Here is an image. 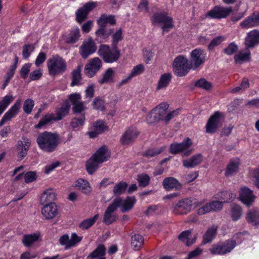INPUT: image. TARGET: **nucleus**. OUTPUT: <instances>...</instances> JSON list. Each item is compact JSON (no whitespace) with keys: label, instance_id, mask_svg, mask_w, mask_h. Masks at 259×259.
I'll list each match as a JSON object with an SVG mask.
<instances>
[{"label":"nucleus","instance_id":"obj_1","mask_svg":"<svg viewBox=\"0 0 259 259\" xmlns=\"http://www.w3.org/2000/svg\"><path fill=\"white\" fill-rule=\"evenodd\" d=\"M36 142L42 151L51 153L55 151L59 145L60 136L57 133L45 131L38 135Z\"/></svg>","mask_w":259,"mask_h":259},{"label":"nucleus","instance_id":"obj_2","mask_svg":"<svg viewBox=\"0 0 259 259\" xmlns=\"http://www.w3.org/2000/svg\"><path fill=\"white\" fill-rule=\"evenodd\" d=\"M49 74L56 75L64 72L67 68L66 63L58 55H53L47 62Z\"/></svg>","mask_w":259,"mask_h":259},{"label":"nucleus","instance_id":"obj_3","mask_svg":"<svg viewBox=\"0 0 259 259\" xmlns=\"http://www.w3.org/2000/svg\"><path fill=\"white\" fill-rule=\"evenodd\" d=\"M98 55L106 63H112L116 62L120 57V51L117 47L112 48L106 45H101L98 51Z\"/></svg>","mask_w":259,"mask_h":259},{"label":"nucleus","instance_id":"obj_4","mask_svg":"<svg viewBox=\"0 0 259 259\" xmlns=\"http://www.w3.org/2000/svg\"><path fill=\"white\" fill-rule=\"evenodd\" d=\"M200 204L195 199L187 198L179 201L174 205L172 211L176 214H186Z\"/></svg>","mask_w":259,"mask_h":259},{"label":"nucleus","instance_id":"obj_5","mask_svg":"<svg viewBox=\"0 0 259 259\" xmlns=\"http://www.w3.org/2000/svg\"><path fill=\"white\" fill-rule=\"evenodd\" d=\"M192 144L191 139L187 138L181 143L171 144L169 151L173 154L182 153L184 156H188L194 151V149L192 147Z\"/></svg>","mask_w":259,"mask_h":259},{"label":"nucleus","instance_id":"obj_6","mask_svg":"<svg viewBox=\"0 0 259 259\" xmlns=\"http://www.w3.org/2000/svg\"><path fill=\"white\" fill-rule=\"evenodd\" d=\"M173 68L175 73L179 76L186 75L192 68L187 58L182 55L175 59Z\"/></svg>","mask_w":259,"mask_h":259},{"label":"nucleus","instance_id":"obj_7","mask_svg":"<svg viewBox=\"0 0 259 259\" xmlns=\"http://www.w3.org/2000/svg\"><path fill=\"white\" fill-rule=\"evenodd\" d=\"M151 21L153 25L161 26L163 33L174 27L172 19L163 13L154 14L152 17Z\"/></svg>","mask_w":259,"mask_h":259},{"label":"nucleus","instance_id":"obj_8","mask_svg":"<svg viewBox=\"0 0 259 259\" xmlns=\"http://www.w3.org/2000/svg\"><path fill=\"white\" fill-rule=\"evenodd\" d=\"M122 202V199L118 197L114 199L112 203L109 205L103 217V221L105 224L110 225L116 221L117 217L114 213V211L117 207H120Z\"/></svg>","mask_w":259,"mask_h":259},{"label":"nucleus","instance_id":"obj_9","mask_svg":"<svg viewBox=\"0 0 259 259\" xmlns=\"http://www.w3.org/2000/svg\"><path fill=\"white\" fill-rule=\"evenodd\" d=\"M235 246L236 243L234 241L227 240L213 244L209 250L212 254L224 255L230 252Z\"/></svg>","mask_w":259,"mask_h":259},{"label":"nucleus","instance_id":"obj_10","mask_svg":"<svg viewBox=\"0 0 259 259\" xmlns=\"http://www.w3.org/2000/svg\"><path fill=\"white\" fill-rule=\"evenodd\" d=\"M206 54L200 48L193 50L190 54V65L193 70H196L204 64L205 61Z\"/></svg>","mask_w":259,"mask_h":259},{"label":"nucleus","instance_id":"obj_11","mask_svg":"<svg viewBox=\"0 0 259 259\" xmlns=\"http://www.w3.org/2000/svg\"><path fill=\"white\" fill-rule=\"evenodd\" d=\"M82 236H78L75 233H72L70 238L68 234H64L60 237L59 242L67 250L75 246L82 240Z\"/></svg>","mask_w":259,"mask_h":259},{"label":"nucleus","instance_id":"obj_12","mask_svg":"<svg viewBox=\"0 0 259 259\" xmlns=\"http://www.w3.org/2000/svg\"><path fill=\"white\" fill-rule=\"evenodd\" d=\"M102 67V62L98 57L91 59L84 67V73L89 77H93Z\"/></svg>","mask_w":259,"mask_h":259},{"label":"nucleus","instance_id":"obj_13","mask_svg":"<svg viewBox=\"0 0 259 259\" xmlns=\"http://www.w3.org/2000/svg\"><path fill=\"white\" fill-rule=\"evenodd\" d=\"M97 50V47L92 38H90L83 41L79 48V53L81 57L87 58L89 56L93 54Z\"/></svg>","mask_w":259,"mask_h":259},{"label":"nucleus","instance_id":"obj_14","mask_svg":"<svg viewBox=\"0 0 259 259\" xmlns=\"http://www.w3.org/2000/svg\"><path fill=\"white\" fill-rule=\"evenodd\" d=\"M232 12L231 7L215 6L207 13V16L214 19L225 18L228 16Z\"/></svg>","mask_w":259,"mask_h":259},{"label":"nucleus","instance_id":"obj_15","mask_svg":"<svg viewBox=\"0 0 259 259\" xmlns=\"http://www.w3.org/2000/svg\"><path fill=\"white\" fill-rule=\"evenodd\" d=\"M97 2H90L85 4L83 6L80 8L76 12V20L81 23L87 17L89 12L97 6Z\"/></svg>","mask_w":259,"mask_h":259},{"label":"nucleus","instance_id":"obj_16","mask_svg":"<svg viewBox=\"0 0 259 259\" xmlns=\"http://www.w3.org/2000/svg\"><path fill=\"white\" fill-rule=\"evenodd\" d=\"M21 100L18 99L15 104L5 113L0 121V127L3 126L6 122L10 121L15 118L20 110Z\"/></svg>","mask_w":259,"mask_h":259},{"label":"nucleus","instance_id":"obj_17","mask_svg":"<svg viewBox=\"0 0 259 259\" xmlns=\"http://www.w3.org/2000/svg\"><path fill=\"white\" fill-rule=\"evenodd\" d=\"M221 115L220 112L217 111L210 117L206 125V133H214L222 126Z\"/></svg>","mask_w":259,"mask_h":259},{"label":"nucleus","instance_id":"obj_18","mask_svg":"<svg viewBox=\"0 0 259 259\" xmlns=\"http://www.w3.org/2000/svg\"><path fill=\"white\" fill-rule=\"evenodd\" d=\"M242 29H249L259 26V12H253L239 24Z\"/></svg>","mask_w":259,"mask_h":259},{"label":"nucleus","instance_id":"obj_19","mask_svg":"<svg viewBox=\"0 0 259 259\" xmlns=\"http://www.w3.org/2000/svg\"><path fill=\"white\" fill-rule=\"evenodd\" d=\"M139 134V132L135 127H129L122 135L120 142L122 145H128L135 140Z\"/></svg>","mask_w":259,"mask_h":259},{"label":"nucleus","instance_id":"obj_20","mask_svg":"<svg viewBox=\"0 0 259 259\" xmlns=\"http://www.w3.org/2000/svg\"><path fill=\"white\" fill-rule=\"evenodd\" d=\"M240 200L247 206L252 204L254 200L255 196L252 191L247 187H242L239 192Z\"/></svg>","mask_w":259,"mask_h":259},{"label":"nucleus","instance_id":"obj_21","mask_svg":"<svg viewBox=\"0 0 259 259\" xmlns=\"http://www.w3.org/2000/svg\"><path fill=\"white\" fill-rule=\"evenodd\" d=\"M44 205L41 212L45 219L51 220L57 215L58 211L57 205L55 203H51Z\"/></svg>","mask_w":259,"mask_h":259},{"label":"nucleus","instance_id":"obj_22","mask_svg":"<svg viewBox=\"0 0 259 259\" xmlns=\"http://www.w3.org/2000/svg\"><path fill=\"white\" fill-rule=\"evenodd\" d=\"M23 141H19L16 146L19 160H21L27 154L30 146V142L28 138H23Z\"/></svg>","mask_w":259,"mask_h":259},{"label":"nucleus","instance_id":"obj_23","mask_svg":"<svg viewBox=\"0 0 259 259\" xmlns=\"http://www.w3.org/2000/svg\"><path fill=\"white\" fill-rule=\"evenodd\" d=\"M259 42V31L254 29L247 34L245 37L244 44L245 48L249 49L253 48Z\"/></svg>","mask_w":259,"mask_h":259},{"label":"nucleus","instance_id":"obj_24","mask_svg":"<svg viewBox=\"0 0 259 259\" xmlns=\"http://www.w3.org/2000/svg\"><path fill=\"white\" fill-rule=\"evenodd\" d=\"M203 158V155L200 153L193 155L189 159L183 160V165L186 168H193L201 163Z\"/></svg>","mask_w":259,"mask_h":259},{"label":"nucleus","instance_id":"obj_25","mask_svg":"<svg viewBox=\"0 0 259 259\" xmlns=\"http://www.w3.org/2000/svg\"><path fill=\"white\" fill-rule=\"evenodd\" d=\"M73 186L85 195H90L91 194L92 188L90 183L84 179H78L74 182Z\"/></svg>","mask_w":259,"mask_h":259},{"label":"nucleus","instance_id":"obj_26","mask_svg":"<svg viewBox=\"0 0 259 259\" xmlns=\"http://www.w3.org/2000/svg\"><path fill=\"white\" fill-rule=\"evenodd\" d=\"M163 188L166 191L178 190L181 188L180 183L174 177H167L165 178L162 182Z\"/></svg>","mask_w":259,"mask_h":259},{"label":"nucleus","instance_id":"obj_27","mask_svg":"<svg viewBox=\"0 0 259 259\" xmlns=\"http://www.w3.org/2000/svg\"><path fill=\"white\" fill-rule=\"evenodd\" d=\"M56 197V193L53 189H48L43 192L40 198V203L41 205H47L51 203H54Z\"/></svg>","mask_w":259,"mask_h":259},{"label":"nucleus","instance_id":"obj_28","mask_svg":"<svg viewBox=\"0 0 259 259\" xmlns=\"http://www.w3.org/2000/svg\"><path fill=\"white\" fill-rule=\"evenodd\" d=\"M80 37V30L78 27H72L68 34L64 36V40L67 44H74L77 42Z\"/></svg>","mask_w":259,"mask_h":259},{"label":"nucleus","instance_id":"obj_29","mask_svg":"<svg viewBox=\"0 0 259 259\" xmlns=\"http://www.w3.org/2000/svg\"><path fill=\"white\" fill-rule=\"evenodd\" d=\"M106 248L104 244H99L87 257L89 259H106Z\"/></svg>","mask_w":259,"mask_h":259},{"label":"nucleus","instance_id":"obj_30","mask_svg":"<svg viewBox=\"0 0 259 259\" xmlns=\"http://www.w3.org/2000/svg\"><path fill=\"white\" fill-rule=\"evenodd\" d=\"M115 74V70L113 68H108L103 74L102 77L98 80V82L101 84L112 83Z\"/></svg>","mask_w":259,"mask_h":259},{"label":"nucleus","instance_id":"obj_31","mask_svg":"<svg viewBox=\"0 0 259 259\" xmlns=\"http://www.w3.org/2000/svg\"><path fill=\"white\" fill-rule=\"evenodd\" d=\"M100 26L101 27L96 32V39L99 42H104L111 34L113 29H108L105 26Z\"/></svg>","mask_w":259,"mask_h":259},{"label":"nucleus","instance_id":"obj_32","mask_svg":"<svg viewBox=\"0 0 259 259\" xmlns=\"http://www.w3.org/2000/svg\"><path fill=\"white\" fill-rule=\"evenodd\" d=\"M98 161L103 163L107 161L110 157V154L105 146L100 148L93 155Z\"/></svg>","mask_w":259,"mask_h":259},{"label":"nucleus","instance_id":"obj_33","mask_svg":"<svg viewBox=\"0 0 259 259\" xmlns=\"http://www.w3.org/2000/svg\"><path fill=\"white\" fill-rule=\"evenodd\" d=\"M143 237L138 234H135L131 236V245L132 248L135 251L139 250L144 244Z\"/></svg>","mask_w":259,"mask_h":259},{"label":"nucleus","instance_id":"obj_34","mask_svg":"<svg viewBox=\"0 0 259 259\" xmlns=\"http://www.w3.org/2000/svg\"><path fill=\"white\" fill-rule=\"evenodd\" d=\"M106 126L103 120H99L94 124V130L88 133L90 138L96 137L106 129Z\"/></svg>","mask_w":259,"mask_h":259},{"label":"nucleus","instance_id":"obj_35","mask_svg":"<svg viewBox=\"0 0 259 259\" xmlns=\"http://www.w3.org/2000/svg\"><path fill=\"white\" fill-rule=\"evenodd\" d=\"M234 60L236 63L242 64L244 62L248 61L250 60V51L245 48L244 51H240L236 54L234 57Z\"/></svg>","mask_w":259,"mask_h":259},{"label":"nucleus","instance_id":"obj_36","mask_svg":"<svg viewBox=\"0 0 259 259\" xmlns=\"http://www.w3.org/2000/svg\"><path fill=\"white\" fill-rule=\"evenodd\" d=\"M239 160L238 158L231 159L228 164L225 170V175L229 177L236 173L238 170Z\"/></svg>","mask_w":259,"mask_h":259},{"label":"nucleus","instance_id":"obj_37","mask_svg":"<svg viewBox=\"0 0 259 259\" xmlns=\"http://www.w3.org/2000/svg\"><path fill=\"white\" fill-rule=\"evenodd\" d=\"M235 197L234 193L227 191L220 192L215 195V198L220 200L222 204L232 201Z\"/></svg>","mask_w":259,"mask_h":259},{"label":"nucleus","instance_id":"obj_38","mask_svg":"<svg viewBox=\"0 0 259 259\" xmlns=\"http://www.w3.org/2000/svg\"><path fill=\"white\" fill-rule=\"evenodd\" d=\"M168 106L167 103H162L153 109L160 120L164 121Z\"/></svg>","mask_w":259,"mask_h":259},{"label":"nucleus","instance_id":"obj_39","mask_svg":"<svg viewBox=\"0 0 259 259\" xmlns=\"http://www.w3.org/2000/svg\"><path fill=\"white\" fill-rule=\"evenodd\" d=\"M217 228L216 226L213 225L207 229L203 237V242L204 244L211 242L215 238Z\"/></svg>","mask_w":259,"mask_h":259},{"label":"nucleus","instance_id":"obj_40","mask_svg":"<svg viewBox=\"0 0 259 259\" xmlns=\"http://www.w3.org/2000/svg\"><path fill=\"white\" fill-rule=\"evenodd\" d=\"M172 78L170 73H164L161 75L157 85V90L165 88L169 83Z\"/></svg>","mask_w":259,"mask_h":259},{"label":"nucleus","instance_id":"obj_41","mask_svg":"<svg viewBox=\"0 0 259 259\" xmlns=\"http://www.w3.org/2000/svg\"><path fill=\"white\" fill-rule=\"evenodd\" d=\"M101 163L94 156L91 157L86 162V168L90 174H93L98 168Z\"/></svg>","mask_w":259,"mask_h":259},{"label":"nucleus","instance_id":"obj_42","mask_svg":"<svg viewBox=\"0 0 259 259\" xmlns=\"http://www.w3.org/2000/svg\"><path fill=\"white\" fill-rule=\"evenodd\" d=\"M122 202L120 206L121 207L122 212H125L131 209L136 202L134 196L127 197L124 200L122 199Z\"/></svg>","mask_w":259,"mask_h":259},{"label":"nucleus","instance_id":"obj_43","mask_svg":"<svg viewBox=\"0 0 259 259\" xmlns=\"http://www.w3.org/2000/svg\"><path fill=\"white\" fill-rule=\"evenodd\" d=\"M70 106L68 104L62 105L60 108L57 109L55 114V121L61 120L66 116L69 111Z\"/></svg>","mask_w":259,"mask_h":259},{"label":"nucleus","instance_id":"obj_44","mask_svg":"<svg viewBox=\"0 0 259 259\" xmlns=\"http://www.w3.org/2000/svg\"><path fill=\"white\" fill-rule=\"evenodd\" d=\"M98 23L100 26H105L107 23L113 25L116 23V20L114 15H107L105 14L101 15L98 20Z\"/></svg>","mask_w":259,"mask_h":259},{"label":"nucleus","instance_id":"obj_45","mask_svg":"<svg viewBox=\"0 0 259 259\" xmlns=\"http://www.w3.org/2000/svg\"><path fill=\"white\" fill-rule=\"evenodd\" d=\"M38 237L39 235L36 233L24 235L22 241L25 246L29 247L38 240Z\"/></svg>","mask_w":259,"mask_h":259},{"label":"nucleus","instance_id":"obj_46","mask_svg":"<svg viewBox=\"0 0 259 259\" xmlns=\"http://www.w3.org/2000/svg\"><path fill=\"white\" fill-rule=\"evenodd\" d=\"M52 120H55V115L53 113H48L41 118L35 127L37 128H41Z\"/></svg>","mask_w":259,"mask_h":259},{"label":"nucleus","instance_id":"obj_47","mask_svg":"<svg viewBox=\"0 0 259 259\" xmlns=\"http://www.w3.org/2000/svg\"><path fill=\"white\" fill-rule=\"evenodd\" d=\"M247 221L254 225L259 223V212L256 210H250L246 214Z\"/></svg>","mask_w":259,"mask_h":259},{"label":"nucleus","instance_id":"obj_48","mask_svg":"<svg viewBox=\"0 0 259 259\" xmlns=\"http://www.w3.org/2000/svg\"><path fill=\"white\" fill-rule=\"evenodd\" d=\"M14 97L12 95H7L0 101V116L12 102Z\"/></svg>","mask_w":259,"mask_h":259},{"label":"nucleus","instance_id":"obj_49","mask_svg":"<svg viewBox=\"0 0 259 259\" xmlns=\"http://www.w3.org/2000/svg\"><path fill=\"white\" fill-rule=\"evenodd\" d=\"M81 66H78L72 72V82L71 86L73 87L78 85L81 80Z\"/></svg>","mask_w":259,"mask_h":259},{"label":"nucleus","instance_id":"obj_50","mask_svg":"<svg viewBox=\"0 0 259 259\" xmlns=\"http://www.w3.org/2000/svg\"><path fill=\"white\" fill-rule=\"evenodd\" d=\"M127 187V184L125 182H120L116 184L113 189V192L115 196H119L124 193Z\"/></svg>","mask_w":259,"mask_h":259},{"label":"nucleus","instance_id":"obj_51","mask_svg":"<svg viewBox=\"0 0 259 259\" xmlns=\"http://www.w3.org/2000/svg\"><path fill=\"white\" fill-rule=\"evenodd\" d=\"M99 214H96L93 218L84 220L79 225V228L84 230L92 227L99 218Z\"/></svg>","mask_w":259,"mask_h":259},{"label":"nucleus","instance_id":"obj_52","mask_svg":"<svg viewBox=\"0 0 259 259\" xmlns=\"http://www.w3.org/2000/svg\"><path fill=\"white\" fill-rule=\"evenodd\" d=\"M16 69V64H13L10 67V69L7 71L6 74L5 75V76L4 77L5 81H4V84L3 85L2 89H3V90L5 89V88L8 85L11 79L14 76Z\"/></svg>","mask_w":259,"mask_h":259},{"label":"nucleus","instance_id":"obj_53","mask_svg":"<svg viewBox=\"0 0 259 259\" xmlns=\"http://www.w3.org/2000/svg\"><path fill=\"white\" fill-rule=\"evenodd\" d=\"M241 215L242 209L241 207L236 204L233 205L231 210V215L233 221H238L240 218Z\"/></svg>","mask_w":259,"mask_h":259},{"label":"nucleus","instance_id":"obj_54","mask_svg":"<svg viewBox=\"0 0 259 259\" xmlns=\"http://www.w3.org/2000/svg\"><path fill=\"white\" fill-rule=\"evenodd\" d=\"M137 180L139 186L142 187H146L149 184L150 177L146 174L138 175L137 177Z\"/></svg>","mask_w":259,"mask_h":259},{"label":"nucleus","instance_id":"obj_55","mask_svg":"<svg viewBox=\"0 0 259 259\" xmlns=\"http://www.w3.org/2000/svg\"><path fill=\"white\" fill-rule=\"evenodd\" d=\"M195 86L202 88L207 91L211 90L212 88L211 83L203 78L197 80L195 83Z\"/></svg>","mask_w":259,"mask_h":259},{"label":"nucleus","instance_id":"obj_56","mask_svg":"<svg viewBox=\"0 0 259 259\" xmlns=\"http://www.w3.org/2000/svg\"><path fill=\"white\" fill-rule=\"evenodd\" d=\"M85 120L84 114H81L80 117L73 118L71 122V126L72 128H75L83 125Z\"/></svg>","mask_w":259,"mask_h":259},{"label":"nucleus","instance_id":"obj_57","mask_svg":"<svg viewBox=\"0 0 259 259\" xmlns=\"http://www.w3.org/2000/svg\"><path fill=\"white\" fill-rule=\"evenodd\" d=\"M34 106V101L31 99H27L25 100L24 102L23 106V111L27 114H30L31 113Z\"/></svg>","mask_w":259,"mask_h":259},{"label":"nucleus","instance_id":"obj_58","mask_svg":"<svg viewBox=\"0 0 259 259\" xmlns=\"http://www.w3.org/2000/svg\"><path fill=\"white\" fill-rule=\"evenodd\" d=\"M164 148L162 147L150 149L145 152L144 155L148 158H151L159 154L161 152L164 151Z\"/></svg>","mask_w":259,"mask_h":259},{"label":"nucleus","instance_id":"obj_59","mask_svg":"<svg viewBox=\"0 0 259 259\" xmlns=\"http://www.w3.org/2000/svg\"><path fill=\"white\" fill-rule=\"evenodd\" d=\"M34 47L32 45L27 44L23 46L22 50L23 57L27 59L30 56L31 53L34 51Z\"/></svg>","mask_w":259,"mask_h":259},{"label":"nucleus","instance_id":"obj_60","mask_svg":"<svg viewBox=\"0 0 259 259\" xmlns=\"http://www.w3.org/2000/svg\"><path fill=\"white\" fill-rule=\"evenodd\" d=\"M122 39V33L121 29L116 31L112 35V46L117 47L118 42Z\"/></svg>","mask_w":259,"mask_h":259},{"label":"nucleus","instance_id":"obj_61","mask_svg":"<svg viewBox=\"0 0 259 259\" xmlns=\"http://www.w3.org/2000/svg\"><path fill=\"white\" fill-rule=\"evenodd\" d=\"M144 70L145 68L144 65L140 64L133 67L130 74L132 77H134L142 73Z\"/></svg>","mask_w":259,"mask_h":259},{"label":"nucleus","instance_id":"obj_62","mask_svg":"<svg viewBox=\"0 0 259 259\" xmlns=\"http://www.w3.org/2000/svg\"><path fill=\"white\" fill-rule=\"evenodd\" d=\"M93 105L94 109L103 111L104 110V101L101 98H96L93 102Z\"/></svg>","mask_w":259,"mask_h":259},{"label":"nucleus","instance_id":"obj_63","mask_svg":"<svg viewBox=\"0 0 259 259\" xmlns=\"http://www.w3.org/2000/svg\"><path fill=\"white\" fill-rule=\"evenodd\" d=\"M191 234L190 231H185L182 232L179 236V239L183 241H186V244L187 246H189L192 244L194 242L195 240L193 241L190 242L188 240V237Z\"/></svg>","mask_w":259,"mask_h":259},{"label":"nucleus","instance_id":"obj_64","mask_svg":"<svg viewBox=\"0 0 259 259\" xmlns=\"http://www.w3.org/2000/svg\"><path fill=\"white\" fill-rule=\"evenodd\" d=\"M146 120L150 124L160 120L153 109L147 115Z\"/></svg>","mask_w":259,"mask_h":259}]
</instances>
